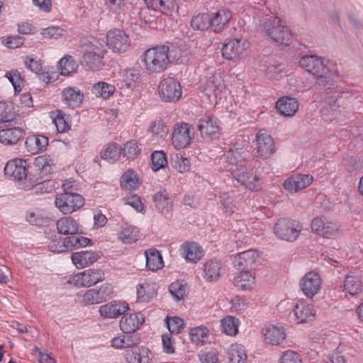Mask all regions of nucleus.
Returning <instances> with one entry per match:
<instances>
[{"instance_id":"nucleus-31","label":"nucleus","mask_w":363,"mask_h":363,"mask_svg":"<svg viewBox=\"0 0 363 363\" xmlns=\"http://www.w3.org/2000/svg\"><path fill=\"white\" fill-rule=\"evenodd\" d=\"M298 107V101L294 97L283 96L276 103V108L281 115L287 117L294 116L297 112Z\"/></svg>"},{"instance_id":"nucleus-14","label":"nucleus","mask_w":363,"mask_h":363,"mask_svg":"<svg viewBox=\"0 0 363 363\" xmlns=\"http://www.w3.org/2000/svg\"><path fill=\"white\" fill-rule=\"evenodd\" d=\"M106 45L113 52H124L130 48V41L129 36L124 30L114 28L107 33Z\"/></svg>"},{"instance_id":"nucleus-26","label":"nucleus","mask_w":363,"mask_h":363,"mask_svg":"<svg viewBox=\"0 0 363 363\" xmlns=\"http://www.w3.org/2000/svg\"><path fill=\"white\" fill-rule=\"evenodd\" d=\"M221 269L222 262L220 259H208L203 264V278L208 282L217 281L221 275Z\"/></svg>"},{"instance_id":"nucleus-52","label":"nucleus","mask_w":363,"mask_h":363,"mask_svg":"<svg viewBox=\"0 0 363 363\" xmlns=\"http://www.w3.org/2000/svg\"><path fill=\"white\" fill-rule=\"evenodd\" d=\"M58 65L60 74L64 76H68L74 73L78 68V64L73 57L70 55H66L62 57L58 62Z\"/></svg>"},{"instance_id":"nucleus-43","label":"nucleus","mask_w":363,"mask_h":363,"mask_svg":"<svg viewBox=\"0 0 363 363\" xmlns=\"http://www.w3.org/2000/svg\"><path fill=\"white\" fill-rule=\"evenodd\" d=\"M122 153L121 145L116 143H109L106 145L100 152L101 159L108 162L109 163L116 162Z\"/></svg>"},{"instance_id":"nucleus-7","label":"nucleus","mask_w":363,"mask_h":363,"mask_svg":"<svg viewBox=\"0 0 363 363\" xmlns=\"http://www.w3.org/2000/svg\"><path fill=\"white\" fill-rule=\"evenodd\" d=\"M264 28L272 39L279 45H289L293 38V33L288 26L281 24L278 16H269L264 22Z\"/></svg>"},{"instance_id":"nucleus-19","label":"nucleus","mask_w":363,"mask_h":363,"mask_svg":"<svg viewBox=\"0 0 363 363\" xmlns=\"http://www.w3.org/2000/svg\"><path fill=\"white\" fill-rule=\"evenodd\" d=\"M247 49L246 40L235 38L225 43L221 50L223 57L228 60H234L242 56Z\"/></svg>"},{"instance_id":"nucleus-37","label":"nucleus","mask_w":363,"mask_h":363,"mask_svg":"<svg viewBox=\"0 0 363 363\" xmlns=\"http://www.w3.org/2000/svg\"><path fill=\"white\" fill-rule=\"evenodd\" d=\"M294 314L298 323L312 320L315 315V311L313 306L304 302H298L294 308Z\"/></svg>"},{"instance_id":"nucleus-5","label":"nucleus","mask_w":363,"mask_h":363,"mask_svg":"<svg viewBox=\"0 0 363 363\" xmlns=\"http://www.w3.org/2000/svg\"><path fill=\"white\" fill-rule=\"evenodd\" d=\"M91 244L92 240L90 238L81 235H69L62 238L55 234L50 238L48 249L52 252L62 253L86 247Z\"/></svg>"},{"instance_id":"nucleus-21","label":"nucleus","mask_w":363,"mask_h":363,"mask_svg":"<svg viewBox=\"0 0 363 363\" xmlns=\"http://www.w3.org/2000/svg\"><path fill=\"white\" fill-rule=\"evenodd\" d=\"M57 235H82L84 233L83 227L78 220L71 216H65L56 223Z\"/></svg>"},{"instance_id":"nucleus-10","label":"nucleus","mask_w":363,"mask_h":363,"mask_svg":"<svg viewBox=\"0 0 363 363\" xmlns=\"http://www.w3.org/2000/svg\"><path fill=\"white\" fill-rule=\"evenodd\" d=\"M194 138L188 123L177 122L174 125L172 134V143L176 150H181L189 146Z\"/></svg>"},{"instance_id":"nucleus-38","label":"nucleus","mask_w":363,"mask_h":363,"mask_svg":"<svg viewBox=\"0 0 363 363\" xmlns=\"http://www.w3.org/2000/svg\"><path fill=\"white\" fill-rule=\"evenodd\" d=\"M239 272L234 276L233 285L241 290L251 289L255 283V277L252 275L250 271L238 269Z\"/></svg>"},{"instance_id":"nucleus-6","label":"nucleus","mask_w":363,"mask_h":363,"mask_svg":"<svg viewBox=\"0 0 363 363\" xmlns=\"http://www.w3.org/2000/svg\"><path fill=\"white\" fill-rule=\"evenodd\" d=\"M65 192L57 194L55 204L57 208L63 214H71L84 205V197L69 191L71 186L68 183L62 184Z\"/></svg>"},{"instance_id":"nucleus-28","label":"nucleus","mask_w":363,"mask_h":363,"mask_svg":"<svg viewBox=\"0 0 363 363\" xmlns=\"http://www.w3.org/2000/svg\"><path fill=\"white\" fill-rule=\"evenodd\" d=\"M140 342V335L134 333H123L111 340V346L116 349H125L138 345Z\"/></svg>"},{"instance_id":"nucleus-50","label":"nucleus","mask_w":363,"mask_h":363,"mask_svg":"<svg viewBox=\"0 0 363 363\" xmlns=\"http://www.w3.org/2000/svg\"><path fill=\"white\" fill-rule=\"evenodd\" d=\"M121 186L126 190H135L139 187L138 174L133 169H128L121 178Z\"/></svg>"},{"instance_id":"nucleus-63","label":"nucleus","mask_w":363,"mask_h":363,"mask_svg":"<svg viewBox=\"0 0 363 363\" xmlns=\"http://www.w3.org/2000/svg\"><path fill=\"white\" fill-rule=\"evenodd\" d=\"M5 77L9 80L13 85L15 92H20L22 90L23 79L21 73L16 70H11L7 72Z\"/></svg>"},{"instance_id":"nucleus-62","label":"nucleus","mask_w":363,"mask_h":363,"mask_svg":"<svg viewBox=\"0 0 363 363\" xmlns=\"http://www.w3.org/2000/svg\"><path fill=\"white\" fill-rule=\"evenodd\" d=\"M105 6L111 13L121 15L125 11V0H105Z\"/></svg>"},{"instance_id":"nucleus-1","label":"nucleus","mask_w":363,"mask_h":363,"mask_svg":"<svg viewBox=\"0 0 363 363\" xmlns=\"http://www.w3.org/2000/svg\"><path fill=\"white\" fill-rule=\"evenodd\" d=\"M28 169L29 165L26 160L17 158L7 162L4 167V172L8 177H13L20 189L29 190L35 188L37 191L45 189V192L52 190V189L45 188L52 182V181L39 182V179L32 174Z\"/></svg>"},{"instance_id":"nucleus-16","label":"nucleus","mask_w":363,"mask_h":363,"mask_svg":"<svg viewBox=\"0 0 363 363\" xmlns=\"http://www.w3.org/2000/svg\"><path fill=\"white\" fill-rule=\"evenodd\" d=\"M203 86L206 95L209 97L214 96V100L217 104L218 97L225 91L226 89L223 72L220 70L216 71L207 78L205 84H203Z\"/></svg>"},{"instance_id":"nucleus-13","label":"nucleus","mask_w":363,"mask_h":363,"mask_svg":"<svg viewBox=\"0 0 363 363\" xmlns=\"http://www.w3.org/2000/svg\"><path fill=\"white\" fill-rule=\"evenodd\" d=\"M159 91L164 101H177L182 95V86L178 80L173 77H167L162 80Z\"/></svg>"},{"instance_id":"nucleus-18","label":"nucleus","mask_w":363,"mask_h":363,"mask_svg":"<svg viewBox=\"0 0 363 363\" xmlns=\"http://www.w3.org/2000/svg\"><path fill=\"white\" fill-rule=\"evenodd\" d=\"M232 16V12L226 8L209 13L210 29L216 33H221L229 23Z\"/></svg>"},{"instance_id":"nucleus-54","label":"nucleus","mask_w":363,"mask_h":363,"mask_svg":"<svg viewBox=\"0 0 363 363\" xmlns=\"http://www.w3.org/2000/svg\"><path fill=\"white\" fill-rule=\"evenodd\" d=\"M239 320L233 316H227L222 319L221 331L227 335L234 336L238 333Z\"/></svg>"},{"instance_id":"nucleus-34","label":"nucleus","mask_w":363,"mask_h":363,"mask_svg":"<svg viewBox=\"0 0 363 363\" xmlns=\"http://www.w3.org/2000/svg\"><path fill=\"white\" fill-rule=\"evenodd\" d=\"M25 135L20 127H12L0 130V143L6 145L17 143Z\"/></svg>"},{"instance_id":"nucleus-3","label":"nucleus","mask_w":363,"mask_h":363,"mask_svg":"<svg viewBox=\"0 0 363 363\" xmlns=\"http://www.w3.org/2000/svg\"><path fill=\"white\" fill-rule=\"evenodd\" d=\"M81 49L83 66L93 71L99 70L104 67L103 59L106 53V45L104 42L96 38L85 39L82 41Z\"/></svg>"},{"instance_id":"nucleus-32","label":"nucleus","mask_w":363,"mask_h":363,"mask_svg":"<svg viewBox=\"0 0 363 363\" xmlns=\"http://www.w3.org/2000/svg\"><path fill=\"white\" fill-rule=\"evenodd\" d=\"M156 209L162 214H168L174 207L173 201L165 189L160 190L153 195Z\"/></svg>"},{"instance_id":"nucleus-40","label":"nucleus","mask_w":363,"mask_h":363,"mask_svg":"<svg viewBox=\"0 0 363 363\" xmlns=\"http://www.w3.org/2000/svg\"><path fill=\"white\" fill-rule=\"evenodd\" d=\"M157 296V290L154 284L147 281L137 285V298L140 302H149Z\"/></svg>"},{"instance_id":"nucleus-41","label":"nucleus","mask_w":363,"mask_h":363,"mask_svg":"<svg viewBox=\"0 0 363 363\" xmlns=\"http://www.w3.org/2000/svg\"><path fill=\"white\" fill-rule=\"evenodd\" d=\"M26 219L30 225L40 227L48 223L50 216L45 211L35 208L28 211Z\"/></svg>"},{"instance_id":"nucleus-56","label":"nucleus","mask_w":363,"mask_h":363,"mask_svg":"<svg viewBox=\"0 0 363 363\" xmlns=\"http://www.w3.org/2000/svg\"><path fill=\"white\" fill-rule=\"evenodd\" d=\"M147 131L156 139H162L164 138L169 133V128L163 121L160 120L152 121L150 123Z\"/></svg>"},{"instance_id":"nucleus-44","label":"nucleus","mask_w":363,"mask_h":363,"mask_svg":"<svg viewBox=\"0 0 363 363\" xmlns=\"http://www.w3.org/2000/svg\"><path fill=\"white\" fill-rule=\"evenodd\" d=\"M76 301L86 306L100 303L96 288L80 291L76 295Z\"/></svg>"},{"instance_id":"nucleus-25","label":"nucleus","mask_w":363,"mask_h":363,"mask_svg":"<svg viewBox=\"0 0 363 363\" xmlns=\"http://www.w3.org/2000/svg\"><path fill=\"white\" fill-rule=\"evenodd\" d=\"M145 321L141 313L125 314L122 316L120 328L123 333H134L138 330Z\"/></svg>"},{"instance_id":"nucleus-51","label":"nucleus","mask_w":363,"mask_h":363,"mask_svg":"<svg viewBox=\"0 0 363 363\" xmlns=\"http://www.w3.org/2000/svg\"><path fill=\"white\" fill-rule=\"evenodd\" d=\"M118 238L124 243L135 242L139 239V230L132 225H123L118 234Z\"/></svg>"},{"instance_id":"nucleus-58","label":"nucleus","mask_w":363,"mask_h":363,"mask_svg":"<svg viewBox=\"0 0 363 363\" xmlns=\"http://www.w3.org/2000/svg\"><path fill=\"white\" fill-rule=\"evenodd\" d=\"M208 332L205 326L193 328L189 331V337L192 342L196 345L203 344L208 338Z\"/></svg>"},{"instance_id":"nucleus-33","label":"nucleus","mask_w":363,"mask_h":363,"mask_svg":"<svg viewBox=\"0 0 363 363\" xmlns=\"http://www.w3.org/2000/svg\"><path fill=\"white\" fill-rule=\"evenodd\" d=\"M26 147L28 152L35 155L45 150L48 145V138L43 135H33L26 138Z\"/></svg>"},{"instance_id":"nucleus-61","label":"nucleus","mask_w":363,"mask_h":363,"mask_svg":"<svg viewBox=\"0 0 363 363\" xmlns=\"http://www.w3.org/2000/svg\"><path fill=\"white\" fill-rule=\"evenodd\" d=\"M169 292L177 301L182 300L186 295V286L180 281H175L169 286Z\"/></svg>"},{"instance_id":"nucleus-9","label":"nucleus","mask_w":363,"mask_h":363,"mask_svg":"<svg viewBox=\"0 0 363 363\" xmlns=\"http://www.w3.org/2000/svg\"><path fill=\"white\" fill-rule=\"evenodd\" d=\"M251 165L240 164L235 169H230L232 177L245 187L251 191H257L260 189V185L257 182L259 181V177L253 173Z\"/></svg>"},{"instance_id":"nucleus-4","label":"nucleus","mask_w":363,"mask_h":363,"mask_svg":"<svg viewBox=\"0 0 363 363\" xmlns=\"http://www.w3.org/2000/svg\"><path fill=\"white\" fill-rule=\"evenodd\" d=\"M167 45H157L145 51L142 61L145 69L150 73H161L167 69L170 59Z\"/></svg>"},{"instance_id":"nucleus-36","label":"nucleus","mask_w":363,"mask_h":363,"mask_svg":"<svg viewBox=\"0 0 363 363\" xmlns=\"http://www.w3.org/2000/svg\"><path fill=\"white\" fill-rule=\"evenodd\" d=\"M54 164L53 160L49 155H44L37 157L34 160L33 167L38 174V178L40 179L50 174L52 172ZM35 177H37V176Z\"/></svg>"},{"instance_id":"nucleus-2","label":"nucleus","mask_w":363,"mask_h":363,"mask_svg":"<svg viewBox=\"0 0 363 363\" xmlns=\"http://www.w3.org/2000/svg\"><path fill=\"white\" fill-rule=\"evenodd\" d=\"M301 67L317 77L315 85L325 89L334 88V74L329 67V62L317 55H304L300 60Z\"/></svg>"},{"instance_id":"nucleus-27","label":"nucleus","mask_w":363,"mask_h":363,"mask_svg":"<svg viewBox=\"0 0 363 363\" xmlns=\"http://www.w3.org/2000/svg\"><path fill=\"white\" fill-rule=\"evenodd\" d=\"M64 103L71 108H76L81 106L83 103L84 93L76 86H67L62 91Z\"/></svg>"},{"instance_id":"nucleus-23","label":"nucleus","mask_w":363,"mask_h":363,"mask_svg":"<svg viewBox=\"0 0 363 363\" xmlns=\"http://www.w3.org/2000/svg\"><path fill=\"white\" fill-rule=\"evenodd\" d=\"M128 309V304L125 301H113L101 306L99 313L105 318H116L124 314Z\"/></svg>"},{"instance_id":"nucleus-48","label":"nucleus","mask_w":363,"mask_h":363,"mask_svg":"<svg viewBox=\"0 0 363 363\" xmlns=\"http://www.w3.org/2000/svg\"><path fill=\"white\" fill-rule=\"evenodd\" d=\"M362 289V284L358 276L349 274L344 281V291L351 296L359 294Z\"/></svg>"},{"instance_id":"nucleus-47","label":"nucleus","mask_w":363,"mask_h":363,"mask_svg":"<svg viewBox=\"0 0 363 363\" xmlns=\"http://www.w3.org/2000/svg\"><path fill=\"white\" fill-rule=\"evenodd\" d=\"M115 86L106 82H96L91 88V92L96 97H101L104 99H108L115 93Z\"/></svg>"},{"instance_id":"nucleus-11","label":"nucleus","mask_w":363,"mask_h":363,"mask_svg":"<svg viewBox=\"0 0 363 363\" xmlns=\"http://www.w3.org/2000/svg\"><path fill=\"white\" fill-rule=\"evenodd\" d=\"M311 229L316 234L328 239H335L340 235V225L333 221H328L322 217H317L311 221Z\"/></svg>"},{"instance_id":"nucleus-35","label":"nucleus","mask_w":363,"mask_h":363,"mask_svg":"<svg viewBox=\"0 0 363 363\" xmlns=\"http://www.w3.org/2000/svg\"><path fill=\"white\" fill-rule=\"evenodd\" d=\"M72 263L78 269L84 268L97 260L96 253L91 250H82L72 254Z\"/></svg>"},{"instance_id":"nucleus-39","label":"nucleus","mask_w":363,"mask_h":363,"mask_svg":"<svg viewBox=\"0 0 363 363\" xmlns=\"http://www.w3.org/2000/svg\"><path fill=\"white\" fill-rule=\"evenodd\" d=\"M265 341L272 345H279L285 339V330L283 327L269 326L263 330Z\"/></svg>"},{"instance_id":"nucleus-64","label":"nucleus","mask_w":363,"mask_h":363,"mask_svg":"<svg viewBox=\"0 0 363 363\" xmlns=\"http://www.w3.org/2000/svg\"><path fill=\"white\" fill-rule=\"evenodd\" d=\"M140 150L138 147V142L136 140H130L127 142L123 149H122L123 155L128 160L134 159Z\"/></svg>"},{"instance_id":"nucleus-55","label":"nucleus","mask_w":363,"mask_h":363,"mask_svg":"<svg viewBox=\"0 0 363 363\" xmlns=\"http://www.w3.org/2000/svg\"><path fill=\"white\" fill-rule=\"evenodd\" d=\"M190 26L194 30L203 31L210 28L209 13H199L194 16L191 20Z\"/></svg>"},{"instance_id":"nucleus-22","label":"nucleus","mask_w":363,"mask_h":363,"mask_svg":"<svg viewBox=\"0 0 363 363\" xmlns=\"http://www.w3.org/2000/svg\"><path fill=\"white\" fill-rule=\"evenodd\" d=\"M313 177L311 174H296L286 179L283 186L286 190L297 192L312 184Z\"/></svg>"},{"instance_id":"nucleus-15","label":"nucleus","mask_w":363,"mask_h":363,"mask_svg":"<svg viewBox=\"0 0 363 363\" xmlns=\"http://www.w3.org/2000/svg\"><path fill=\"white\" fill-rule=\"evenodd\" d=\"M259 258L258 252L250 249L236 254L233 259V263L237 269L250 271L257 267Z\"/></svg>"},{"instance_id":"nucleus-46","label":"nucleus","mask_w":363,"mask_h":363,"mask_svg":"<svg viewBox=\"0 0 363 363\" xmlns=\"http://www.w3.org/2000/svg\"><path fill=\"white\" fill-rule=\"evenodd\" d=\"M247 153L242 147H230L225 152L220 160L229 164H235L247 157Z\"/></svg>"},{"instance_id":"nucleus-53","label":"nucleus","mask_w":363,"mask_h":363,"mask_svg":"<svg viewBox=\"0 0 363 363\" xmlns=\"http://www.w3.org/2000/svg\"><path fill=\"white\" fill-rule=\"evenodd\" d=\"M15 116L14 104L11 101H0V123L12 121Z\"/></svg>"},{"instance_id":"nucleus-8","label":"nucleus","mask_w":363,"mask_h":363,"mask_svg":"<svg viewBox=\"0 0 363 363\" xmlns=\"http://www.w3.org/2000/svg\"><path fill=\"white\" fill-rule=\"evenodd\" d=\"M302 230L299 221L289 218H281L274 226V234L281 240L294 242Z\"/></svg>"},{"instance_id":"nucleus-60","label":"nucleus","mask_w":363,"mask_h":363,"mask_svg":"<svg viewBox=\"0 0 363 363\" xmlns=\"http://www.w3.org/2000/svg\"><path fill=\"white\" fill-rule=\"evenodd\" d=\"M219 198L225 211L230 214L233 213L235 209L234 192H223L220 194Z\"/></svg>"},{"instance_id":"nucleus-20","label":"nucleus","mask_w":363,"mask_h":363,"mask_svg":"<svg viewBox=\"0 0 363 363\" xmlns=\"http://www.w3.org/2000/svg\"><path fill=\"white\" fill-rule=\"evenodd\" d=\"M197 128L202 137L214 135L219 132V120L213 115H201L196 121Z\"/></svg>"},{"instance_id":"nucleus-30","label":"nucleus","mask_w":363,"mask_h":363,"mask_svg":"<svg viewBox=\"0 0 363 363\" xmlns=\"http://www.w3.org/2000/svg\"><path fill=\"white\" fill-rule=\"evenodd\" d=\"M182 255L189 262L196 263L203 256L202 247L195 242H188L181 246Z\"/></svg>"},{"instance_id":"nucleus-49","label":"nucleus","mask_w":363,"mask_h":363,"mask_svg":"<svg viewBox=\"0 0 363 363\" xmlns=\"http://www.w3.org/2000/svg\"><path fill=\"white\" fill-rule=\"evenodd\" d=\"M230 363H245L247 354L243 345L232 344L228 352Z\"/></svg>"},{"instance_id":"nucleus-29","label":"nucleus","mask_w":363,"mask_h":363,"mask_svg":"<svg viewBox=\"0 0 363 363\" xmlns=\"http://www.w3.org/2000/svg\"><path fill=\"white\" fill-rule=\"evenodd\" d=\"M128 363H149L152 358L150 350L145 347H133L125 355Z\"/></svg>"},{"instance_id":"nucleus-17","label":"nucleus","mask_w":363,"mask_h":363,"mask_svg":"<svg viewBox=\"0 0 363 363\" xmlns=\"http://www.w3.org/2000/svg\"><path fill=\"white\" fill-rule=\"evenodd\" d=\"M321 287L322 280L317 272H309L301 279V290L308 298H313L318 294Z\"/></svg>"},{"instance_id":"nucleus-24","label":"nucleus","mask_w":363,"mask_h":363,"mask_svg":"<svg viewBox=\"0 0 363 363\" xmlns=\"http://www.w3.org/2000/svg\"><path fill=\"white\" fill-rule=\"evenodd\" d=\"M257 152L262 157L268 158L275 152V145L272 138L265 132L260 130L257 133Z\"/></svg>"},{"instance_id":"nucleus-42","label":"nucleus","mask_w":363,"mask_h":363,"mask_svg":"<svg viewBox=\"0 0 363 363\" xmlns=\"http://www.w3.org/2000/svg\"><path fill=\"white\" fill-rule=\"evenodd\" d=\"M146 267L149 270L157 271L164 266L162 255L155 248L145 251Z\"/></svg>"},{"instance_id":"nucleus-59","label":"nucleus","mask_w":363,"mask_h":363,"mask_svg":"<svg viewBox=\"0 0 363 363\" xmlns=\"http://www.w3.org/2000/svg\"><path fill=\"white\" fill-rule=\"evenodd\" d=\"M145 2L149 9L162 13L170 11L174 6L172 0H145Z\"/></svg>"},{"instance_id":"nucleus-45","label":"nucleus","mask_w":363,"mask_h":363,"mask_svg":"<svg viewBox=\"0 0 363 363\" xmlns=\"http://www.w3.org/2000/svg\"><path fill=\"white\" fill-rule=\"evenodd\" d=\"M121 80L127 88H133L140 80V70L135 68L123 69L121 73Z\"/></svg>"},{"instance_id":"nucleus-12","label":"nucleus","mask_w":363,"mask_h":363,"mask_svg":"<svg viewBox=\"0 0 363 363\" xmlns=\"http://www.w3.org/2000/svg\"><path fill=\"white\" fill-rule=\"evenodd\" d=\"M104 279V273L100 269H89L77 273L67 280V283L73 284L76 286L89 287L101 281Z\"/></svg>"},{"instance_id":"nucleus-57","label":"nucleus","mask_w":363,"mask_h":363,"mask_svg":"<svg viewBox=\"0 0 363 363\" xmlns=\"http://www.w3.org/2000/svg\"><path fill=\"white\" fill-rule=\"evenodd\" d=\"M167 165V155L163 150H155L151 154V168L157 172Z\"/></svg>"}]
</instances>
